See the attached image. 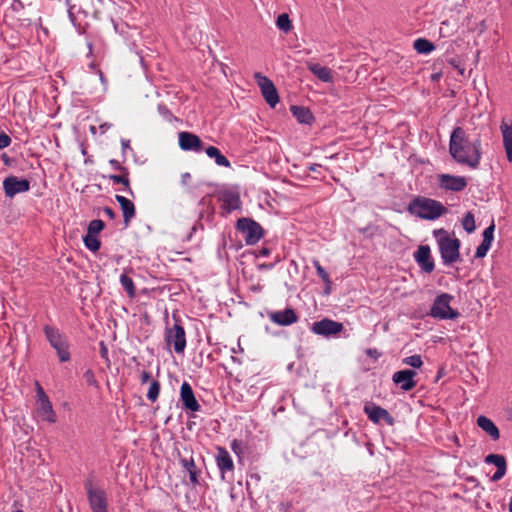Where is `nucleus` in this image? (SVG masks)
<instances>
[{"instance_id": "18", "label": "nucleus", "mask_w": 512, "mask_h": 512, "mask_svg": "<svg viewBox=\"0 0 512 512\" xmlns=\"http://www.w3.org/2000/svg\"><path fill=\"white\" fill-rule=\"evenodd\" d=\"M180 398L184 409L193 412L200 410V404L198 403L191 385L187 382H183L180 389Z\"/></svg>"}, {"instance_id": "42", "label": "nucleus", "mask_w": 512, "mask_h": 512, "mask_svg": "<svg viewBox=\"0 0 512 512\" xmlns=\"http://www.w3.org/2000/svg\"><path fill=\"white\" fill-rule=\"evenodd\" d=\"M85 381L87 382L88 385L90 386H97V381L95 379V375H94V372L90 369H88L84 375H83Z\"/></svg>"}, {"instance_id": "48", "label": "nucleus", "mask_w": 512, "mask_h": 512, "mask_svg": "<svg viewBox=\"0 0 512 512\" xmlns=\"http://www.w3.org/2000/svg\"><path fill=\"white\" fill-rule=\"evenodd\" d=\"M110 165L117 171L121 172V173H126L127 172V168L122 166L121 163L118 161V160H115V159H111L109 161Z\"/></svg>"}, {"instance_id": "45", "label": "nucleus", "mask_w": 512, "mask_h": 512, "mask_svg": "<svg viewBox=\"0 0 512 512\" xmlns=\"http://www.w3.org/2000/svg\"><path fill=\"white\" fill-rule=\"evenodd\" d=\"M36 393H37L38 402L44 401V399H46V400L49 399L47 394L45 393L44 389L41 387V385L38 382L36 383Z\"/></svg>"}, {"instance_id": "59", "label": "nucleus", "mask_w": 512, "mask_h": 512, "mask_svg": "<svg viewBox=\"0 0 512 512\" xmlns=\"http://www.w3.org/2000/svg\"><path fill=\"white\" fill-rule=\"evenodd\" d=\"M206 199H207L206 197L202 198L201 203L205 204L206 203Z\"/></svg>"}, {"instance_id": "4", "label": "nucleus", "mask_w": 512, "mask_h": 512, "mask_svg": "<svg viewBox=\"0 0 512 512\" xmlns=\"http://www.w3.org/2000/svg\"><path fill=\"white\" fill-rule=\"evenodd\" d=\"M452 299L453 297L447 293L437 296L430 309L429 315L440 320H453L458 318L460 313L457 310L452 309L450 306V301Z\"/></svg>"}, {"instance_id": "20", "label": "nucleus", "mask_w": 512, "mask_h": 512, "mask_svg": "<svg viewBox=\"0 0 512 512\" xmlns=\"http://www.w3.org/2000/svg\"><path fill=\"white\" fill-rule=\"evenodd\" d=\"M217 452H218L217 456H216L217 466L222 473V477L224 478L225 472L233 471V469H234L233 460H232L229 452L225 448L218 447Z\"/></svg>"}, {"instance_id": "60", "label": "nucleus", "mask_w": 512, "mask_h": 512, "mask_svg": "<svg viewBox=\"0 0 512 512\" xmlns=\"http://www.w3.org/2000/svg\"><path fill=\"white\" fill-rule=\"evenodd\" d=\"M329 291H330V285H327V288H326V291H325V292H326V293H329Z\"/></svg>"}, {"instance_id": "55", "label": "nucleus", "mask_w": 512, "mask_h": 512, "mask_svg": "<svg viewBox=\"0 0 512 512\" xmlns=\"http://www.w3.org/2000/svg\"><path fill=\"white\" fill-rule=\"evenodd\" d=\"M441 76H442V73H441V72H439V73H434V74H432V75H431V80H432V81H438V80L441 78Z\"/></svg>"}, {"instance_id": "37", "label": "nucleus", "mask_w": 512, "mask_h": 512, "mask_svg": "<svg viewBox=\"0 0 512 512\" xmlns=\"http://www.w3.org/2000/svg\"><path fill=\"white\" fill-rule=\"evenodd\" d=\"M159 392H160V383L157 380H153L150 384V387H149V390L147 393L148 400H150L151 402L156 401L159 396Z\"/></svg>"}, {"instance_id": "14", "label": "nucleus", "mask_w": 512, "mask_h": 512, "mask_svg": "<svg viewBox=\"0 0 512 512\" xmlns=\"http://www.w3.org/2000/svg\"><path fill=\"white\" fill-rule=\"evenodd\" d=\"M364 412L368 416V418L374 422L379 423L381 420H384L388 425H394V418L389 414V412L373 403L366 404L364 406Z\"/></svg>"}, {"instance_id": "21", "label": "nucleus", "mask_w": 512, "mask_h": 512, "mask_svg": "<svg viewBox=\"0 0 512 512\" xmlns=\"http://www.w3.org/2000/svg\"><path fill=\"white\" fill-rule=\"evenodd\" d=\"M115 198L121 207V210L123 213L124 224L127 227V226H129L131 219L135 217V214H136L135 206L132 201H130L129 199H127L124 196L116 195Z\"/></svg>"}, {"instance_id": "3", "label": "nucleus", "mask_w": 512, "mask_h": 512, "mask_svg": "<svg viewBox=\"0 0 512 512\" xmlns=\"http://www.w3.org/2000/svg\"><path fill=\"white\" fill-rule=\"evenodd\" d=\"M434 235L436 237L441 235L438 239V247L444 264L448 265L461 260L459 252L461 242L458 238L450 237L444 229L435 230Z\"/></svg>"}, {"instance_id": "61", "label": "nucleus", "mask_w": 512, "mask_h": 512, "mask_svg": "<svg viewBox=\"0 0 512 512\" xmlns=\"http://www.w3.org/2000/svg\"><path fill=\"white\" fill-rule=\"evenodd\" d=\"M100 3H103L104 0H98Z\"/></svg>"}, {"instance_id": "26", "label": "nucleus", "mask_w": 512, "mask_h": 512, "mask_svg": "<svg viewBox=\"0 0 512 512\" xmlns=\"http://www.w3.org/2000/svg\"><path fill=\"white\" fill-rule=\"evenodd\" d=\"M501 132L503 136V144L505 147L507 159L512 161V124L508 125L506 123H502Z\"/></svg>"}, {"instance_id": "29", "label": "nucleus", "mask_w": 512, "mask_h": 512, "mask_svg": "<svg viewBox=\"0 0 512 512\" xmlns=\"http://www.w3.org/2000/svg\"><path fill=\"white\" fill-rule=\"evenodd\" d=\"M181 464L186 469V471L189 473L191 483L194 485L198 484L199 483V480H198L199 471L197 470V467L195 465L193 458L181 459Z\"/></svg>"}, {"instance_id": "47", "label": "nucleus", "mask_w": 512, "mask_h": 512, "mask_svg": "<svg viewBox=\"0 0 512 512\" xmlns=\"http://www.w3.org/2000/svg\"><path fill=\"white\" fill-rule=\"evenodd\" d=\"M242 446H243L242 441H239V440H236V439L233 440L232 443H231V449L237 455L242 453Z\"/></svg>"}, {"instance_id": "27", "label": "nucleus", "mask_w": 512, "mask_h": 512, "mask_svg": "<svg viewBox=\"0 0 512 512\" xmlns=\"http://www.w3.org/2000/svg\"><path fill=\"white\" fill-rule=\"evenodd\" d=\"M220 200L229 211L236 210L241 205L239 194L232 191L223 192Z\"/></svg>"}, {"instance_id": "10", "label": "nucleus", "mask_w": 512, "mask_h": 512, "mask_svg": "<svg viewBox=\"0 0 512 512\" xmlns=\"http://www.w3.org/2000/svg\"><path fill=\"white\" fill-rule=\"evenodd\" d=\"M166 342L174 346L176 353H183L186 347L185 330L182 325L175 323L172 328L166 330Z\"/></svg>"}, {"instance_id": "57", "label": "nucleus", "mask_w": 512, "mask_h": 512, "mask_svg": "<svg viewBox=\"0 0 512 512\" xmlns=\"http://www.w3.org/2000/svg\"><path fill=\"white\" fill-rule=\"evenodd\" d=\"M320 167H321V165H319V164H313L310 166L309 169L313 172H316L318 170V168H320Z\"/></svg>"}, {"instance_id": "24", "label": "nucleus", "mask_w": 512, "mask_h": 512, "mask_svg": "<svg viewBox=\"0 0 512 512\" xmlns=\"http://www.w3.org/2000/svg\"><path fill=\"white\" fill-rule=\"evenodd\" d=\"M477 425L484 430L493 440L500 438V432L492 420L486 416H479L477 418Z\"/></svg>"}, {"instance_id": "19", "label": "nucleus", "mask_w": 512, "mask_h": 512, "mask_svg": "<svg viewBox=\"0 0 512 512\" xmlns=\"http://www.w3.org/2000/svg\"><path fill=\"white\" fill-rule=\"evenodd\" d=\"M485 463L493 464L497 467V471L491 477V480L496 482L499 481L507 471L506 458L500 454H489L485 457Z\"/></svg>"}, {"instance_id": "12", "label": "nucleus", "mask_w": 512, "mask_h": 512, "mask_svg": "<svg viewBox=\"0 0 512 512\" xmlns=\"http://www.w3.org/2000/svg\"><path fill=\"white\" fill-rule=\"evenodd\" d=\"M3 188L7 197H14L18 193L27 192L30 189V182L27 179L9 176L4 179Z\"/></svg>"}, {"instance_id": "11", "label": "nucleus", "mask_w": 512, "mask_h": 512, "mask_svg": "<svg viewBox=\"0 0 512 512\" xmlns=\"http://www.w3.org/2000/svg\"><path fill=\"white\" fill-rule=\"evenodd\" d=\"M439 187L453 192L463 191L467 187V180L463 176L440 174L438 176Z\"/></svg>"}, {"instance_id": "9", "label": "nucleus", "mask_w": 512, "mask_h": 512, "mask_svg": "<svg viewBox=\"0 0 512 512\" xmlns=\"http://www.w3.org/2000/svg\"><path fill=\"white\" fill-rule=\"evenodd\" d=\"M85 487L92 511L107 512V496L105 491L93 488L91 481H87Z\"/></svg>"}, {"instance_id": "15", "label": "nucleus", "mask_w": 512, "mask_h": 512, "mask_svg": "<svg viewBox=\"0 0 512 512\" xmlns=\"http://www.w3.org/2000/svg\"><path fill=\"white\" fill-rule=\"evenodd\" d=\"M270 320L279 326H289L298 321L299 317L295 310L287 307L282 311H273L268 313Z\"/></svg>"}, {"instance_id": "5", "label": "nucleus", "mask_w": 512, "mask_h": 512, "mask_svg": "<svg viewBox=\"0 0 512 512\" xmlns=\"http://www.w3.org/2000/svg\"><path fill=\"white\" fill-rule=\"evenodd\" d=\"M44 333L50 345L57 351L59 360L61 362L69 361L70 353L68 351V343L60 331L55 327L46 325L44 327Z\"/></svg>"}, {"instance_id": "51", "label": "nucleus", "mask_w": 512, "mask_h": 512, "mask_svg": "<svg viewBox=\"0 0 512 512\" xmlns=\"http://www.w3.org/2000/svg\"><path fill=\"white\" fill-rule=\"evenodd\" d=\"M151 379V374L147 371H142L140 375V380L142 384L147 383Z\"/></svg>"}, {"instance_id": "22", "label": "nucleus", "mask_w": 512, "mask_h": 512, "mask_svg": "<svg viewBox=\"0 0 512 512\" xmlns=\"http://www.w3.org/2000/svg\"><path fill=\"white\" fill-rule=\"evenodd\" d=\"M290 110L293 116L297 119V121L301 124H312L315 120L314 115L310 111L309 108L304 106L292 105Z\"/></svg>"}, {"instance_id": "41", "label": "nucleus", "mask_w": 512, "mask_h": 512, "mask_svg": "<svg viewBox=\"0 0 512 512\" xmlns=\"http://www.w3.org/2000/svg\"><path fill=\"white\" fill-rule=\"evenodd\" d=\"M491 244L487 242H481V244L477 247L475 257L476 258H483L486 256L488 250L490 249Z\"/></svg>"}, {"instance_id": "34", "label": "nucleus", "mask_w": 512, "mask_h": 512, "mask_svg": "<svg viewBox=\"0 0 512 512\" xmlns=\"http://www.w3.org/2000/svg\"><path fill=\"white\" fill-rule=\"evenodd\" d=\"M462 226L467 233H472L476 229L475 218L472 212H467L462 220Z\"/></svg>"}, {"instance_id": "30", "label": "nucleus", "mask_w": 512, "mask_h": 512, "mask_svg": "<svg viewBox=\"0 0 512 512\" xmlns=\"http://www.w3.org/2000/svg\"><path fill=\"white\" fill-rule=\"evenodd\" d=\"M413 47L420 54H428L435 49L434 44L425 38L416 39Z\"/></svg>"}, {"instance_id": "28", "label": "nucleus", "mask_w": 512, "mask_h": 512, "mask_svg": "<svg viewBox=\"0 0 512 512\" xmlns=\"http://www.w3.org/2000/svg\"><path fill=\"white\" fill-rule=\"evenodd\" d=\"M206 154L210 158H214L215 162L219 166L230 167V161L220 152V150L214 146H209L205 150Z\"/></svg>"}, {"instance_id": "56", "label": "nucleus", "mask_w": 512, "mask_h": 512, "mask_svg": "<svg viewBox=\"0 0 512 512\" xmlns=\"http://www.w3.org/2000/svg\"><path fill=\"white\" fill-rule=\"evenodd\" d=\"M110 127H111V124H109V123H104V124L100 125V129L102 131H105L106 129H109Z\"/></svg>"}, {"instance_id": "6", "label": "nucleus", "mask_w": 512, "mask_h": 512, "mask_svg": "<svg viewBox=\"0 0 512 512\" xmlns=\"http://www.w3.org/2000/svg\"><path fill=\"white\" fill-rule=\"evenodd\" d=\"M236 228L244 235L247 245H254L263 237V228L251 218L238 219Z\"/></svg>"}, {"instance_id": "25", "label": "nucleus", "mask_w": 512, "mask_h": 512, "mask_svg": "<svg viewBox=\"0 0 512 512\" xmlns=\"http://www.w3.org/2000/svg\"><path fill=\"white\" fill-rule=\"evenodd\" d=\"M308 69L321 81L331 83L333 81L332 71L330 68L321 66L317 63L308 65Z\"/></svg>"}, {"instance_id": "1", "label": "nucleus", "mask_w": 512, "mask_h": 512, "mask_svg": "<svg viewBox=\"0 0 512 512\" xmlns=\"http://www.w3.org/2000/svg\"><path fill=\"white\" fill-rule=\"evenodd\" d=\"M449 153L457 163L476 169L481 160L480 138L470 140L465 130L457 126L450 135Z\"/></svg>"}, {"instance_id": "44", "label": "nucleus", "mask_w": 512, "mask_h": 512, "mask_svg": "<svg viewBox=\"0 0 512 512\" xmlns=\"http://www.w3.org/2000/svg\"><path fill=\"white\" fill-rule=\"evenodd\" d=\"M11 143V138L4 132L0 133V149L8 147Z\"/></svg>"}, {"instance_id": "16", "label": "nucleus", "mask_w": 512, "mask_h": 512, "mask_svg": "<svg viewBox=\"0 0 512 512\" xmlns=\"http://www.w3.org/2000/svg\"><path fill=\"white\" fill-rule=\"evenodd\" d=\"M179 146L184 151L199 152L203 149V142L199 136L191 132L182 131L178 134Z\"/></svg>"}, {"instance_id": "31", "label": "nucleus", "mask_w": 512, "mask_h": 512, "mask_svg": "<svg viewBox=\"0 0 512 512\" xmlns=\"http://www.w3.org/2000/svg\"><path fill=\"white\" fill-rule=\"evenodd\" d=\"M83 242L87 249H89L92 252H97L100 249L101 242L98 239L97 235H93L90 233H87L83 237Z\"/></svg>"}, {"instance_id": "33", "label": "nucleus", "mask_w": 512, "mask_h": 512, "mask_svg": "<svg viewBox=\"0 0 512 512\" xmlns=\"http://www.w3.org/2000/svg\"><path fill=\"white\" fill-rule=\"evenodd\" d=\"M109 179L112 180L114 184L124 185L126 188L129 189L130 193L132 194V191L130 189L129 171L128 170L126 173H121L120 175L112 174L109 176Z\"/></svg>"}, {"instance_id": "8", "label": "nucleus", "mask_w": 512, "mask_h": 512, "mask_svg": "<svg viewBox=\"0 0 512 512\" xmlns=\"http://www.w3.org/2000/svg\"><path fill=\"white\" fill-rule=\"evenodd\" d=\"M344 329L341 322L334 321L329 318H324L320 321H316L311 326V331L316 335L324 337H331L339 334Z\"/></svg>"}, {"instance_id": "54", "label": "nucleus", "mask_w": 512, "mask_h": 512, "mask_svg": "<svg viewBox=\"0 0 512 512\" xmlns=\"http://www.w3.org/2000/svg\"><path fill=\"white\" fill-rule=\"evenodd\" d=\"M121 146H122L123 153H125L126 149H128L130 147V141L126 140V139H122Z\"/></svg>"}, {"instance_id": "39", "label": "nucleus", "mask_w": 512, "mask_h": 512, "mask_svg": "<svg viewBox=\"0 0 512 512\" xmlns=\"http://www.w3.org/2000/svg\"><path fill=\"white\" fill-rule=\"evenodd\" d=\"M314 266L318 276L325 282L326 285H330L331 280L328 272L320 265L318 261H314Z\"/></svg>"}, {"instance_id": "7", "label": "nucleus", "mask_w": 512, "mask_h": 512, "mask_svg": "<svg viewBox=\"0 0 512 512\" xmlns=\"http://www.w3.org/2000/svg\"><path fill=\"white\" fill-rule=\"evenodd\" d=\"M255 79L266 103L274 108L279 103V95L274 83L261 73H256Z\"/></svg>"}, {"instance_id": "17", "label": "nucleus", "mask_w": 512, "mask_h": 512, "mask_svg": "<svg viewBox=\"0 0 512 512\" xmlns=\"http://www.w3.org/2000/svg\"><path fill=\"white\" fill-rule=\"evenodd\" d=\"M414 258L424 272L431 273L434 270L435 264L428 245H420L414 254Z\"/></svg>"}, {"instance_id": "43", "label": "nucleus", "mask_w": 512, "mask_h": 512, "mask_svg": "<svg viewBox=\"0 0 512 512\" xmlns=\"http://www.w3.org/2000/svg\"><path fill=\"white\" fill-rule=\"evenodd\" d=\"M99 352H100V356L106 361L107 367H110V360L108 357V348L103 341L100 342V351Z\"/></svg>"}, {"instance_id": "40", "label": "nucleus", "mask_w": 512, "mask_h": 512, "mask_svg": "<svg viewBox=\"0 0 512 512\" xmlns=\"http://www.w3.org/2000/svg\"><path fill=\"white\" fill-rule=\"evenodd\" d=\"M495 223L492 220L491 224L483 231V242L492 244L494 238Z\"/></svg>"}, {"instance_id": "35", "label": "nucleus", "mask_w": 512, "mask_h": 512, "mask_svg": "<svg viewBox=\"0 0 512 512\" xmlns=\"http://www.w3.org/2000/svg\"><path fill=\"white\" fill-rule=\"evenodd\" d=\"M276 25L280 30H282L284 32H289L293 27L292 23L289 19V16L286 13L280 14L278 16Z\"/></svg>"}, {"instance_id": "36", "label": "nucleus", "mask_w": 512, "mask_h": 512, "mask_svg": "<svg viewBox=\"0 0 512 512\" xmlns=\"http://www.w3.org/2000/svg\"><path fill=\"white\" fill-rule=\"evenodd\" d=\"M105 227V223L100 219L92 220L87 228V233L98 235Z\"/></svg>"}, {"instance_id": "32", "label": "nucleus", "mask_w": 512, "mask_h": 512, "mask_svg": "<svg viewBox=\"0 0 512 512\" xmlns=\"http://www.w3.org/2000/svg\"><path fill=\"white\" fill-rule=\"evenodd\" d=\"M120 282H121L123 288L125 289V291L127 292L128 296L131 298L135 297L136 288H135L132 278H130L126 274H122L120 277Z\"/></svg>"}, {"instance_id": "53", "label": "nucleus", "mask_w": 512, "mask_h": 512, "mask_svg": "<svg viewBox=\"0 0 512 512\" xmlns=\"http://www.w3.org/2000/svg\"><path fill=\"white\" fill-rule=\"evenodd\" d=\"M270 254V249L269 248H266V247H263L259 250V253H258V256H261V257H266Z\"/></svg>"}, {"instance_id": "13", "label": "nucleus", "mask_w": 512, "mask_h": 512, "mask_svg": "<svg viewBox=\"0 0 512 512\" xmlns=\"http://www.w3.org/2000/svg\"><path fill=\"white\" fill-rule=\"evenodd\" d=\"M416 375L417 372L415 370L404 369L395 372L392 376V380L395 384L400 385V388L403 391H411L417 385V382L414 379Z\"/></svg>"}, {"instance_id": "50", "label": "nucleus", "mask_w": 512, "mask_h": 512, "mask_svg": "<svg viewBox=\"0 0 512 512\" xmlns=\"http://www.w3.org/2000/svg\"><path fill=\"white\" fill-rule=\"evenodd\" d=\"M103 211H104V213H105V214H106L110 219H112V220H113V219H115V218H116V213H115V211H114L112 208H110V207L106 206V207H104Z\"/></svg>"}, {"instance_id": "58", "label": "nucleus", "mask_w": 512, "mask_h": 512, "mask_svg": "<svg viewBox=\"0 0 512 512\" xmlns=\"http://www.w3.org/2000/svg\"><path fill=\"white\" fill-rule=\"evenodd\" d=\"M509 511L512 512V499H511V501L509 503Z\"/></svg>"}, {"instance_id": "46", "label": "nucleus", "mask_w": 512, "mask_h": 512, "mask_svg": "<svg viewBox=\"0 0 512 512\" xmlns=\"http://www.w3.org/2000/svg\"><path fill=\"white\" fill-rule=\"evenodd\" d=\"M158 111L159 113L164 116L166 119L170 120L171 117H172V114L170 112V110L167 108L166 105L164 104H159L158 105Z\"/></svg>"}, {"instance_id": "23", "label": "nucleus", "mask_w": 512, "mask_h": 512, "mask_svg": "<svg viewBox=\"0 0 512 512\" xmlns=\"http://www.w3.org/2000/svg\"><path fill=\"white\" fill-rule=\"evenodd\" d=\"M36 411L39 417L45 421H48L49 423H55L57 420L56 414L52 407V403L49 399L40 401Z\"/></svg>"}, {"instance_id": "38", "label": "nucleus", "mask_w": 512, "mask_h": 512, "mask_svg": "<svg viewBox=\"0 0 512 512\" xmlns=\"http://www.w3.org/2000/svg\"><path fill=\"white\" fill-rule=\"evenodd\" d=\"M402 362L403 364L411 366L413 368H421V366L423 365L422 358L418 354L408 356L404 358Z\"/></svg>"}, {"instance_id": "2", "label": "nucleus", "mask_w": 512, "mask_h": 512, "mask_svg": "<svg viewBox=\"0 0 512 512\" xmlns=\"http://www.w3.org/2000/svg\"><path fill=\"white\" fill-rule=\"evenodd\" d=\"M408 211L421 219L435 220L444 215L447 208L437 200L418 196L410 202Z\"/></svg>"}, {"instance_id": "52", "label": "nucleus", "mask_w": 512, "mask_h": 512, "mask_svg": "<svg viewBox=\"0 0 512 512\" xmlns=\"http://www.w3.org/2000/svg\"><path fill=\"white\" fill-rule=\"evenodd\" d=\"M366 354L369 357H372V358H375V359H377L380 356V353L377 351V349H372V348L367 349L366 350Z\"/></svg>"}, {"instance_id": "49", "label": "nucleus", "mask_w": 512, "mask_h": 512, "mask_svg": "<svg viewBox=\"0 0 512 512\" xmlns=\"http://www.w3.org/2000/svg\"><path fill=\"white\" fill-rule=\"evenodd\" d=\"M448 63L459 70L460 74H464V68H460L459 61L456 58H451L448 60Z\"/></svg>"}]
</instances>
